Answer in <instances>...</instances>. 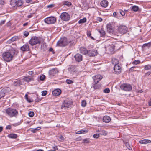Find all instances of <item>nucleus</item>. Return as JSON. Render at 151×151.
Here are the masks:
<instances>
[{
  "mask_svg": "<svg viewBox=\"0 0 151 151\" xmlns=\"http://www.w3.org/2000/svg\"><path fill=\"white\" fill-rule=\"evenodd\" d=\"M115 46L113 44H111V45H109V46H108V47L110 51L112 52L114 50Z\"/></svg>",
  "mask_w": 151,
  "mask_h": 151,
  "instance_id": "26",
  "label": "nucleus"
},
{
  "mask_svg": "<svg viewBox=\"0 0 151 151\" xmlns=\"http://www.w3.org/2000/svg\"><path fill=\"white\" fill-rule=\"evenodd\" d=\"M41 42L40 37H32L29 41V43L32 46H33L38 44H39Z\"/></svg>",
  "mask_w": 151,
  "mask_h": 151,
  "instance_id": "3",
  "label": "nucleus"
},
{
  "mask_svg": "<svg viewBox=\"0 0 151 151\" xmlns=\"http://www.w3.org/2000/svg\"><path fill=\"white\" fill-rule=\"evenodd\" d=\"M29 116L31 117L33 116L34 115V113L33 112L30 111L29 113Z\"/></svg>",
  "mask_w": 151,
  "mask_h": 151,
  "instance_id": "47",
  "label": "nucleus"
},
{
  "mask_svg": "<svg viewBox=\"0 0 151 151\" xmlns=\"http://www.w3.org/2000/svg\"><path fill=\"white\" fill-rule=\"evenodd\" d=\"M99 134H96L93 135V137L95 138H97L99 137Z\"/></svg>",
  "mask_w": 151,
  "mask_h": 151,
  "instance_id": "52",
  "label": "nucleus"
},
{
  "mask_svg": "<svg viewBox=\"0 0 151 151\" xmlns=\"http://www.w3.org/2000/svg\"><path fill=\"white\" fill-rule=\"evenodd\" d=\"M66 82L68 84H71L73 83V82L72 80L70 79H67Z\"/></svg>",
  "mask_w": 151,
  "mask_h": 151,
  "instance_id": "48",
  "label": "nucleus"
},
{
  "mask_svg": "<svg viewBox=\"0 0 151 151\" xmlns=\"http://www.w3.org/2000/svg\"><path fill=\"white\" fill-rule=\"evenodd\" d=\"M112 64L114 65H119V61L118 59L115 58H113L112 59Z\"/></svg>",
  "mask_w": 151,
  "mask_h": 151,
  "instance_id": "27",
  "label": "nucleus"
},
{
  "mask_svg": "<svg viewBox=\"0 0 151 151\" xmlns=\"http://www.w3.org/2000/svg\"><path fill=\"white\" fill-rule=\"evenodd\" d=\"M119 12L121 15L122 16H124L125 15V12L122 10H120L119 11Z\"/></svg>",
  "mask_w": 151,
  "mask_h": 151,
  "instance_id": "51",
  "label": "nucleus"
},
{
  "mask_svg": "<svg viewBox=\"0 0 151 151\" xmlns=\"http://www.w3.org/2000/svg\"><path fill=\"white\" fill-rule=\"evenodd\" d=\"M138 6L134 5L132 7L131 9L134 11L137 12L138 11Z\"/></svg>",
  "mask_w": 151,
  "mask_h": 151,
  "instance_id": "31",
  "label": "nucleus"
},
{
  "mask_svg": "<svg viewBox=\"0 0 151 151\" xmlns=\"http://www.w3.org/2000/svg\"><path fill=\"white\" fill-rule=\"evenodd\" d=\"M41 129V128L40 127H38L37 128L35 129H32L31 131L32 132L34 133H36V132L37 130H38L40 129Z\"/></svg>",
  "mask_w": 151,
  "mask_h": 151,
  "instance_id": "35",
  "label": "nucleus"
},
{
  "mask_svg": "<svg viewBox=\"0 0 151 151\" xmlns=\"http://www.w3.org/2000/svg\"><path fill=\"white\" fill-rule=\"evenodd\" d=\"M114 70L115 74H119L121 72V67L119 65H114Z\"/></svg>",
  "mask_w": 151,
  "mask_h": 151,
  "instance_id": "10",
  "label": "nucleus"
},
{
  "mask_svg": "<svg viewBox=\"0 0 151 151\" xmlns=\"http://www.w3.org/2000/svg\"><path fill=\"white\" fill-rule=\"evenodd\" d=\"M93 79L95 83H98L102 78V76L100 75H97L93 77Z\"/></svg>",
  "mask_w": 151,
  "mask_h": 151,
  "instance_id": "12",
  "label": "nucleus"
},
{
  "mask_svg": "<svg viewBox=\"0 0 151 151\" xmlns=\"http://www.w3.org/2000/svg\"><path fill=\"white\" fill-rule=\"evenodd\" d=\"M45 78V76L43 75L41 76L40 77V80H43Z\"/></svg>",
  "mask_w": 151,
  "mask_h": 151,
  "instance_id": "49",
  "label": "nucleus"
},
{
  "mask_svg": "<svg viewBox=\"0 0 151 151\" xmlns=\"http://www.w3.org/2000/svg\"><path fill=\"white\" fill-rule=\"evenodd\" d=\"M97 83H94V84H93L92 87L94 89H98L101 87V86L99 84H97Z\"/></svg>",
  "mask_w": 151,
  "mask_h": 151,
  "instance_id": "24",
  "label": "nucleus"
},
{
  "mask_svg": "<svg viewBox=\"0 0 151 151\" xmlns=\"http://www.w3.org/2000/svg\"><path fill=\"white\" fill-rule=\"evenodd\" d=\"M63 5H66L68 6H69L72 5L71 2L68 1H64L63 2Z\"/></svg>",
  "mask_w": 151,
  "mask_h": 151,
  "instance_id": "28",
  "label": "nucleus"
},
{
  "mask_svg": "<svg viewBox=\"0 0 151 151\" xmlns=\"http://www.w3.org/2000/svg\"><path fill=\"white\" fill-rule=\"evenodd\" d=\"M87 35L88 37H90L92 40H95L94 38L91 36V33L90 31H87Z\"/></svg>",
  "mask_w": 151,
  "mask_h": 151,
  "instance_id": "39",
  "label": "nucleus"
},
{
  "mask_svg": "<svg viewBox=\"0 0 151 151\" xmlns=\"http://www.w3.org/2000/svg\"><path fill=\"white\" fill-rule=\"evenodd\" d=\"M86 18H84L82 19H81L78 21L79 24L84 23L86 22Z\"/></svg>",
  "mask_w": 151,
  "mask_h": 151,
  "instance_id": "37",
  "label": "nucleus"
},
{
  "mask_svg": "<svg viewBox=\"0 0 151 151\" xmlns=\"http://www.w3.org/2000/svg\"><path fill=\"white\" fill-rule=\"evenodd\" d=\"M100 134L101 135H106L107 134V133L106 132L103 130H101L100 132Z\"/></svg>",
  "mask_w": 151,
  "mask_h": 151,
  "instance_id": "36",
  "label": "nucleus"
},
{
  "mask_svg": "<svg viewBox=\"0 0 151 151\" xmlns=\"http://www.w3.org/2000/svg\"><path fill=\"white\" fill-rule=\"evenodd\" d=\"M58 71L57 69H53L50 70L49 72V75L51 76H53L55 74L58 73Z\"/></svg>",
  "mask_w": 151,
  "mask_h": 151,
  "instance_id": "16",
  "label": "nucleus"
},
{
  "mask_svg": "<svg viewBox=\"0 0 151 151\" xmlns=\"http://www.w3.org/2000/svg\"><path fill=\"white\" fill-rule=\"evenodd\" d=\"M14 85L15 86H19L20 85V81H15L14 83Z\"/></svg>",
  "mask_w": 151,
  "mask_h": 151,
  "instance_id": "43",
  "label": "nucleus"
},
{
  "mask_svg": "<svg viewBox=\"0 0 151 151\" xmlns=\"http://www.w3.org/2000/svg\"><path fill=\"white\" fill-rule=\"evenodd\" d=\"M144 69L146 70H148L151 69V65H147L145 66Z\"/></svg>",
  "mask_w": 151,
  "mask_h": 151,
  "instance_id": "33",
  "label": "nucleus"
},
{
  "mask_svg": "<svg viewBox=\"0 0 151 151\" xmlns=\"http://www.w3.org/2000/svg\"><path fill=\"white\" fill-rule=\"evenodd\" d=\"M74 58L78 62H79L82 60V55L79 53L77 54L74 56Z\"/></svg>",
  "mask_w": 151,
  "mask_h": 151,
  "instance_id": "17",
  "label": "nucleus"
},
{
  "mask_svg": "<svg viewBox=\"0 0 151 151\" xmlns=\"http://www.w3.org/2000/svg\"><path fill=\"white\" fill-rule=\"evenodd\" d=\"M47 93V92L46 91H43L42 92V96H45Z\"/></svg>",
  "mask_w": 151,
  "mask_h": 151,
  "instance_id": "50",
  "label": "nucleus"
},
{
  "mask_svg": "<svg viewBox=\"0 0 151 151\" xmlns=\"http://www.w3.org/2000/svg\"><path fill=\"white\" fill-rule=\"evenodd\" d=\"M140 62L139 60H135L132 63L133 64H135L136 65L137 64H139L140 63Z\"/></svg>",
  "mask_w": 151,
  "mask_h": 151,
  "instance_id": "46",
  "label": "nucleus"
},
{
  "mask_svg": "<svg viewBox=\"0 0 151 151\" xmlns=\"http://www.w3.org/2000/svg\"><path fill=\"white\" fill-rule=\"evenodd\" d=\"M99 22H101L102 21V19L100 17H97L96 19Z\"/></svg>",
  "mask_w": 151,
  "mask_h": 151,
  "instance_id": "56",
  "label": "nucleus"
},
{
  "mask_svg": "<svg viewBox=\"0 0 151 151\" xmlns=\"http://www.w3.org/2000/svg\"><path fill=\"white\" fill-rule=\"evenodd\" d=\"M151 73V72L149 71L145 73L146 75H149Z\"/></svg>",
  "mask_w": 151,
  "mask_h": 151,
  "instance_id": "62",
  "label": "nucleus"
},
{
  "mask_svg": "<svg viewBox=\"0 0 151 151\" xmlns=\"http://www.w3.org/2000/svg\"><path fill=\"white\" fill-rule=\"evenodd\" d=\"M103 120L105 123H108L111 121V118L109 116H104Z\"/></svg>",
  "mask_w": 151,
  "mask_h": 151,
  "instance_id": "22",
  "label": "nucleus"
},
{
  "mask_svg": "<svg viewBox=\"0 0 151 151\" xmlns=\"http://www.w3.org/2000/svg\"><path fill=\"white\" fill-rule=\"evenodd\" d=\"M59 139H60L62 140H64L65 139L62 136H60V137Z\"/></svg>",
  "mask_w": 151,
  "mask_h": 151,
  "instance_id": "60",
  "label": "nucleus"
},
{
  "mask_svg": "<svg viewBox=\"0 0 151 151\" xmlns=\"http://www.w3.org/2000/svg\"><path fill=\"white\" fill-rule=\"evenodd\" d=\"M61 92V90L60 89H57L52 91V94L54 96H58L60 94Z\"/></svg>",
  "mask_w": 151,
  "mask_h": 151,
  "instance_id": "18",
  "label": "nucleus"
},
{
  "mask_svg": "<svg viewBox=\"0 0 151 151\" xmlns=\"http://www.w3.org/2000/svg\"><path fill=\"white\" fill-rule=\"evenodd\" d=\"M11 52H5L3 54L2 56L5 61L9 62L12 60L13 56L15 53V50L13 49L11 50Z\"/></svg>",
  "mask_w": 151,
  "mask_h": 151,
  "instance_id": "2",
  "label": "nucleus"
},
{
  "mask_svg": "<svg viewBox=\"0 0 151 151\" xmlns=\"http://www.w3.org/2000/svg\"><path fill=\"white\" fill-rule=\"evenodd\" d=\"M126 146L128 149L129 150L132 149V146H130L129 144L127 143L126 144Z\"/></svg>",
  "mask_w": 151,
  "mask_h": 151,
  "instance_id": "54",
  "label": "nucleus"
},
{
  "mask_svg": "<svg viewBox=\"0 0 151 151\" xmlns=\"http://www.w3.org/2000/svg\"><path fill=\"white\" fill-rule=\"evenodd\" d=\"M13 4H15L17 6H20L22 5V2L21 0H18L17 1H12L10 2V4L14 6Z\"/></svg>",
  "mask_w": 151,
  "mask_h": 151,
  "instance_id": "14",
  "label": "nucleus"
},
{
  "mask_svg": "<svg viewBox=\"0 0 151 151\" xmlns=\"http://www.w3.org/2000/svg\"><path fill=\"white\" fill-rule=\"evenodd\" d=\"M72 102L70 101L66 100L63 103L61 106L62 109H66L69 108L72 105Z\"/></svg>",
  "mask_w": 151,
  "mask_h": 151,
  "instance_id": "5",
  "label": "nucleus"
},
{
  "mask_svg": "<svg viewBox=\"0 0 151 151\" xmlns=\"http://www.w3.org/2000/svg\"><path fill=\"white\" fill-rule=\"evenodd\" d=\"M80 52L83 54L86 55L88 54V51L87 49L83 47H81L80 49Z\"/></svg>",
  "mask_w": 151,
  "mask_h": 151,
  "instance_id": "20",
  "label": "nucleus"
},
{
  "mask_svg": "<svg viewBox=\"0 0 151 151\" xmlns=\"http://www.w3.org/2000/svg\"><path fill=\"white\" fill-rule=\"evenodd\" d=\"M61 19L65 21H68L70 20V15L66 12H63L60 15Z\"/></svg>",
  "mask_w": 151,
  "mask_h": 151,
  "instance_id": "8",
  "label": "nucleus"
},
{
  "mask_svg": "<svg viewBox=\"0 0 151 151\" xmlns=\"http://www.w3.org/2000/svg\"><path fill=\"white\" fill-rule=\"evenodd\" d=\"M107 31L109 33L112 32L113 31V27L111 24H108L106 25Z\"/></svg>",
  "mask_w": 151,
  "mask_h": 151,
  "instance_id": "19",
  "label": "nucleus"
},
{
  "mask_svg": "<svg viewBox=\"0 0 151 151\" xmlns=\"http://www.w3.org/2000/svg\"><path fill=\"white\" fill-rule=\"evenodd\" d=\"M90 142V139L89 138H86L83 140L82 143H88Z\"/></svg>",
  "mask_w": 151,
  "mask_h": 151,
  "instance_id": "32",
  "label": "nucleus"
},
{
  "mask_svg": "<svg viewBox=\"0 0 151 151\" xmlns=\"http://www.w3.org/2000/svg\"><path fill=\"white\" fill-rule=\"evenodd\" d=\"M87 132V131L86 130H81L77 132L76 133L77 134H80L82 133H86Z\"/></svg>",
  "mask_w": 151,
  "mask_h": 151,
  "instance_id": "30",
  "label": "nucleus"
},
{
  "mask_svg": "<svg viewBox=\"0 0 151 151\" xmlns=\"http://www.w3.org/2000/svg\"><path fill=\"white\" fill-rule=\"evenodd\" d=\"M41 47L42 49L44 50L47 47V45L45 44H42Z\"/></svg>",
  "mask_w": 151,
  "mask_h": 151,
  "instance_id": "44",
  "label": "nucleus"
},
{
  "mask_svg": "<svg viewBox=\"0 0 151 151\" xmlns=\"http://www.w3.org/2000/svg\"><path fill=\"white\" fill-rule=\"evenodd\" d=\"M20 49L23 52L29 51V45L28 44L24 45L23 46L21 47Z\"/></svg>",
  "mask_w": 151,
  "mask_h": 151,
  "instance_id": "15",
  "label": "nucleus"
},
{
  "mask_svg": "<svg viewBox=\"0 0 151 151\" xmlns=\"http://www.w3.org/2000/svg\"><path fill=\"white\" fill-rule=\"evenodd\" d=\"M97 51L95 49L90 50L88 51V55L90 56H93L97 55Z\"/></svg>",
  "mask_w": 151,
  "mask_h": 151,
  "instance_id": "13",
  "label": "nucleus"
},
{
  "mask_svg": "<svg viewBox=\"0 0 151 151\" xmlns=\"http://www.w3.org/2000/svg\"><path fill=\"white\" fill-rule=\"evenodd\" d=\"M136 67L135 66L132 67L130 68V70L131 71H133V69L135 68Z\"/></svg>",
  "mask_w": 151,
  "mask_h": 151,
  "instance_id": "61",
  "label": "nucleus"
},
{
  "mask_svg": "<svg viewBox=\"0 0 151 151\" xmlns=\"http://www.w3.org/2000/svg\"><path fill=\"white\" fill-rule=\"evenodd\" d=\"M110 90L109 88H105L104 90V92L105 93H108L110 92Z\"/></svg>",
  "mask_w": 151,
  "mask_h": 151,
  "instance_id": "45",
  "label": "nucleus"
},
{
  "mask_svg": "<svg viewBox=\"0 0 151 151\" xmlns=\"http://www.w3.org/2000/svg\"><path fill=\"white\" fill-rule=\"evenodd\" d=\"M25 97L27 101L29 102H31L33 101L32 99L28 97V96L27 94L25 95Z\"/></svg>",
  "mask_w": 151,
  "mask_h": 151,
  "instance_id": "29",
  "label": "nucleus"
},
{
  "mask_svg": "<svg viewBox=\"0 0 151 151\" xmlns=\"http://www.w3.org/2000/svg\"><path fill=\"white\" fill-rule=\"evenodd\" d=\"M127 29L128 28L126 26L121 25L118 28V31L120 33L124 34L127 32Z\"/></svg>",
  "mask_w": 151,
  "mask_h": 151,
  "instance_id": "9",
  "label": "nucleus"
},
{
  "mask_svg": "<svg viewBox=\"0 0 151 151\" xmlns=\"http://www.w3.org/2000/svg\"><path fill=\"white\" fill-rule=\"evenodd\" d=\"M121 89L125 91H129L132 89V86L130 84L124 83L120 86Z\"/></svg>",
  "mask_w": 151,
  "mask_h": 151,
  "instance_id": "7",
  "label": "nucleus"
},
{
  "mask_svg": "<svg viewBox=\"0 0 151 151\" xmlns=\"http://www.w3.org/2000/svg\"><path fill=\"white\" fill-rule=\"evenodd\" d=\"M29 34V32L27 31H25L24 32V35L26 37H27V36H28Z\"/></svg>",
  "mask_w": 151,
  "mask_h": 151,
  "instance_id": "53",
  "label": "nucleus"
},
{
  "mask_svg": "<svg viewBox=\"0 0 151 151\" xmlns=\"http://www.w3.org/2000/svg\"><path fill=\"white\" fill-rule=\"evenodd\" d=\"M98 31L100 33L101 36L104 37L105 36V33L104 31L101 29V30H99Z\"/></svg>",
  "mask_w": 151,
  "mask_h": 151,
  "instance_id": "34",
  "label": "nucleus"
},
{
  "mask_svg": "<svg viewBox=\"0 0 151 151\" xmlns=\"http://www.w3.org/2000/svg\"><path fill=\"white\" fill-rule=\"evenodd\" d=\"M139 142L142 144H147V143L151 142V141L148 139H144L140 140L139 141Z\"/></svg>",
  "mask_w": 151,
  "mask_h": 151,
  "instance_id": "23",
  "label": "nucleus"
},
{
  "mask_svg": "<svg viewBox=\"0 0 151 151\" xmlns=\"http://www.w3.org/2000/svg\"><path fill=\"white\" fill-rule=\"evenodd\" d=\"M86 101L85 100H83L81 102V106L82 107H85L86 106Z\"/></svg>",
  "mask_w": 151,
  "mask_h": 151,
  "instance_id": "40",
  "label": "nucleus"
},
{
  "mask_svg": "<svg viewBox=\"0 0 151 151\" xmlns=\"http://www.w3.org/2000/svg\"><path fill=\"white\" fill-rule=\"evenodd\" d=\"M113 15L114 17H117V14L116 12H114L113 14Z\"/></svg>",
  "mask_w": 151,
  "mask_h": 151,
  "instance_id": "63",
  "label": "nucleus"
},
{
  "mask_svg": "<svg viewBox=\"0 0 151 151\" xmlns=\"http://www.w3.org/2000/svg\"><path fill=\"white\" fill-rule=\"evenodd\" d=\"M6 115L10 118L16 117L18 115V112L15 109L12 107H9L5 110Z\"/></svg>",
  "mask_w": 151,
  "mask_h": 151,
  "instance_id": "1",
  "label": "nucleus"
},
{
  "mask_svg": "<svg viewBox=\"0 0 151 151\" xmlns=\"http://www.w3.org/2000/svg\"><path fill=\"white\" fill-rule=\"evenodd\" d=\"M56 18L53 16H51L45 18V22L48 24H54L56 21Z\"/></svg>",
  "mask_w": 151,
  "mask_h": 151,
  "instance_id": "4",
  "label": "nucleus"
},
{
  "mask_svg": "<svg viewBox=\"0 0 151 151\" xmlns=\"http://www.w3.org/2000/svg\"><path fill=\"white\" fill-rule=\"evenodd\" d=\"M151 45V42H149L147 43H145L143 45L142 47H149Z\"/></svg>",
  "mask_w": 151,
  "mask_h": 151,
  "instance_id": "42",
  "label": "nucleus"
},
{
  "mask_svg": "<svg viewBox=\"0 0 151 151\" xmlns=\"http://www.w3.org/2000/svg\"><path fill=\"white\" fill-rule=\"evenodd\" d=\"M11 128V125H8L6 126V129H10Z\"/></svg>",
  "mask_w": 151,
  "mask_h": 151,
  "instance_id": "57",
  "label": "nucleus"
},
{
  "mask_svg": "<svg viewBox=\"0 0 151 151\" xmlns=\"http://www.w3.org/2000/svg\"><path fill=\"white\" fill-rule=\"evenodd\" d=\"M101 6L104 8L107 7L108 4V1L106 0H104L101 1L100 3Z\"/></svg>",
  "mask_w": 151,
  "mask_h": 151,
  "instance_id": "21",
  "label": "nucleus"
},
{
  "mask_svg": "<svg viewBox=\"0 0 151 151\" xmlns=\"http://www.w3.org/2000/svg\"><path fill=\"white\" fill-rule=\"evenodd\" d=\"M53 148L54 149L53 150H55V151H56V150H58V148L57 146H55L53 147Z\"/></svg>",
  "mask_w": 151,
  "mask_h": 151,
  "instance_id": "59",
  "label": "nucleus"
},
{
  "mask_svg": "<svg viewBox=\"0 0 151 151\" xmlns=\"http://www.w3.org/2000/svg\"><path fill=\"white\" fill-rule=\"evenodd\" d=\"M67 38L64 37L61 38L57 43V45L59 46L64 47L67 44Z\"/></svg>",
  "mask_w": 151,
  "mask_h": 151,
  "instance_id": "6",
  "label": "nucleus"
},
{
  "mask_svg": "<svg viewBox=\"0 0 151 151\" xmlns=\"http://www.w3.org/2000/svg\"><path fill=\"white\" fill-rule=\"evenodd\" d=\"M68 71L71 75H73L76 72L75 66L72 65H70L68 67Z\"/></svg>",
  "mask_w": 151,
  "mask_h": 151,
  "instance_id": "11",
  "label": "nucleus"
},
{
  "mask_svg": "<svg viewBox=\"0 0 151 151\" xmlns=\"http://www.w3.org/2000/svg\"><path fill=\"white\" fill-rule=\"evenodd\" d=\"M149 105V106H151V98L150 99V101L148 102Z\"/></svg>",
  "mask_w": 151,
  "mask_h": 151,
  "instance_id": "64",
  "label": "nucleus"
},
{
  "mask_svg": "<svg viewBox=\"0 0 151 151\" xmlns=\"http://www.w3.org/2000/svg\"><path fill=\"white\" fill-rule=\"evenodd\" d=\"M12 40H11V38L10 39H9V40H8L7 42V43L8 44H10L11 43H12Z\"/></svg>",
  "mask_w": 151,
  "mask_h": 151,
  "instance_id": "58",
  "label": "nucleus"
},
{
  "mask_svg": "<svg viewBox=\"0 0 151 151\" xmlns=\"http://www.w3.org/2000/svg\"><path fill=\"white\" fill-rule=\"evenodd\" d=\"M24 80L26 81L29 82L32 80V77L30 78L26 77L24 78Z\"/></svg>",
  "mask_w": 151,
  "mask_h": 151,
  "instance_id": "38",
  "label": "nucleus"
},
{
  "mask_svg": "<svg viewBox=\"0 0 151 151\" xmlns=\"http://www.w3.org/2000/svg\"><path fill=\"white\" fill-rule=\"evenodd\" d=\"M17 39V37H14L11 38V40L12 41H16Z\"/></svg>",
  "mask_w": 151,
  "mask_h": 151,
  "instance_id": "55",
  "label": "nucleus"
},
{
  "mask_svg": "<svg viewBox=\"0 0 151 151\" xmlns=\"http://www.w3.org/2000/svg\"><path fill=\"white\" fill-rule=\"evenodd\" d=\"M8 137L11 138L16 139L17 136V134H11L8 135Z\"/></svg>",
  "mask_w": 151,
  "mask_h": 151,
  "instance_id": "25",
  "label": "nucleus"
},
{
  "mask_svg": "<svg viewBox=\"0 0 151 151\" xmlns=\"http://www.w3.org/2000/svg\"><path fill=\"white\" fill-rule=\"evenodd\" d=\"M36 99H35V102H38L41 101V99L38 96L37 94H36Z\"/></svg>",
  "mask_w": 151,
  "mask_h": 151,
  "instance_id": "41",
  "label": "nucleus"
}]
</instances>
